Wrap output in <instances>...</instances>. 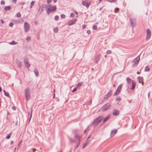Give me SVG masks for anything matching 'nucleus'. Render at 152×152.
<instances>
[{
  "mask_svg": "<svg viewBox=\"0 0 152 152\" xmlns=\"http://www.w3.org/2000/svg\"><path fill=\"white\" fill-rule=\"evenodd\" d=\"M103 117L102 116H100L96 118L94 122V124L96 125H98L100 122L103 120Z\"/></svg>",
  "mask_w": 152,
  "mask_h": 152,
  "instance_id": "obj_1",
  "label": "nucleus"
},
{
  "mask_svg": "<svg viewBox=\"0 0 152 152\" xmlns=\"http://www.w3.org/2000/svg\"><path fill=\"white\" fill-rule=\"evenodd\" d=\"M136 85V83L134 82V81H132V87H130V89H134V87Z\"/></svg>",
  "mask_w": 152,
  "mask_h": 152,
  "instance_id": "obj_15",
  "label": "nucleus"
},
{
  "mask_svg": "<svg viewBox=\"0 0 152 152\" xmlns=\"http://www.w3.org/2000/svg\"><path fill=\"white\" fill-rule=\"evenodd\" d=\"M32 149L33 150V152H34L36 151V149H35V148H33Z\"/></svg>",
  "mask_w": 152,
  "mask_h": 152,
  "instance_id": "obj_50",
  "label": "nucleus"
},
{
  "mask_svg": "<svg viewBox=\"0 0 152 152\" xmlns=\"http://www.w3.org/2000/svg\"><path fill=\"white\" fill-rule=\"evenodd\" d=\"M1 21L2 23H4V21L3 20H1Z\"/></svg>",
  "mask_w": 152,
  "mask_h": 152,
  "instance_id": "obj_51",
  "label": "nucleus"
},
{
  "mask_svg": "<svg viewBox=\"0 0 152 152\" xmlns=\"http://www.w3.org/2000/svg\"><path fill=\"white\" fill-rule=\"evenodd\" d=\"M116 100L118 101H119L121 100V99L120 97H118L116 99Z\"/></svg>",
  "mask_w": 152,
  "mask_h": 152,
  "instance_id": "obj_40",
  "label": "nucleus"
},
{
  "mask_svg": "<svg viewBox=\"0 0 152 152\" xmlns=\"http://www.w3.org/2000/svg\"><path fill=\"white\" fill-rule=\"evenodd\" d=\"M151 36V31L149 29H148L146 31V39H149Z\"/></svg>",
  "mask_w": 152,
  "mask_h": 152,
  "instance_id": "obj_8",
  "label": "nucleus"
},
{
  "mask_svg": "<svg viewBox=\"0 0 152 152\" xmlns=\"http://www.w3.org/2000/svg\"><path fill=\"white\" fill-rule=\"evenodd\" d=\"M140 59V57L139 56H137L134 59L133 63H134L133 65V67H135L137 65Z\"/></svg>",
  "mask_w": 152,
  "mask_h": 152,
  "instance_id": "obj_3",
  "label": "nucleus"
},
{
  "mask_svg": "<svg viewBox=\"0 0 152 152\" xmlns=\"http://www.w3.org/2000/svg\"><path fill=\"white\" fill-rule=\"evenodd\" d=\"M137 74H139V72H137Z\"/></svg>",
  "mask_w": 152,
  "mask_h": 152,
  "instance_id": "obj_60",
  "label": "nucleus"
},
{
  "mask_svg": "<svg viewBox=\"0 0 152 152\" xmlns=\"http://www.w3.org/2000/svg\"><path fill=\"white\" fill-rule=\"evenodd\" d=\"M12 1L13 3H15L17 1V0H12Z\"/></svg>",
  "mask_w": 152,
  "mask_h": 152,
  "instance_id": "obj_45",
  "label": "nucleus"
},
{
  "mask_svg": "<svg viewBox=\"0 0 152 152\" xmlns=\"http://www.w3.org/2000/svg\"><path fill=\"white\" fill-rule=\"evenodd\" d=\"M53 1H54L55 2H56L57 1V0H53Z\"/></svg>",
  "mask_w": 152,
  "mask_h": 152,
  "instance_id": "obj_56",
  "label": "nucleus"
},
{
  "mask_svg": "<svg viewBox=\"0 0 152 152\" xmlns=\"http://www.w3.org/2000/svg\"><path fill=\"white\" fill-rule=\"evenodd\" d=\"M12 110H16V107L15 106H13L12 108Z\"/></svg>",
  "mask_w": 152,
  "mask_h": 152,
  "instance_id": "obj_46",
  "label": "nucleus"
},
{
  "mask_svg": "<svg viewBox=\"0 0 152 152\" xmlns=\"http://www.w3.org/2000/svg\"><path fill=\"white\" fill-rule=\"evenodd\" d=\"M35 3V1H32L31 2V6H30V8H32L34 4Z\"/></svg>",
  "mask_w": 152,
  "mask_h": 152,
  "instance_id": "obj_27",
  "label": "nucleus"
},
{
  "mask_svg": "<svg viewBox=\"0 0 152 152\" xmlns=\"http://www.w3.org/2000/svg\"><path fill=\"white\" fill-rule=\"evenodd\" d=\"M28 59L27 57H25L24 58V64L26 66L27 68H28L30 66V64L28 62Z\"/></svg>",
  "mask_w": 152,
  "mask_h": 152,
  "instance_id": "obj_7",
  "label": "nucleus"
},
{
  "mask_svg": "<svg viewBox=\"0 0 152 152\" xmlns=\"http://www.w3.org/2000/svg\"><path fill=\"white\" fill-rule=\"evenodd\" d=\"M58 30V29L57 28H55L54 29V31L56 33Z\"/></svg>",
  "mask_w": 152,
  "mask_h": 152,
  "instance_id": "obj_36",
  "label": "nucleus"
},
{
  "mask_svg": "<svg viewBox=\"0 0 152 152\" xmlns=\"http://www.w3.org/2000/svg\"><path fill=\"white\" fill-rule=\"evenodd\" d=\"M13 23H10V27H12L13 25Z\"/></svg>",
  "mask_w": 152,
  "mask_h": 152,
  "instance_id": "obj_47",
  "label": "nucleus"
},
{
  "mask_svg": "<svg viewBox=\"0 0 152 152\" xmlns=\"http://www.w3.org/2000/svg\"><path fill=\"white\" fill-rule=\"evenodd\" d=\"M82 4L84 6H86V7L88 8L90 5V2H87L83 1L82 2Z\"/></svg>",
  "mask_w": 152,
  "mask_h": 152,
  "instance_id": "obj_9",
  "label": "nucleus"
},
{
  "mask_svg": "<svg viewBox=\"0 0 152 152\" xmlns=\"http://www.w3.org/2000/svg\"><path fill=\"white\" fill-rule=\"evenodd\" d=\"M112 53V52L111 50H107L106 52V53L107 54H110L111 53Z\"/></svg>",
  "mask_w": 152,
  "mask_h": 152,
  "instance_id": "obj_33",
  "label": "nucleus"
},
{
  "mask_svg": "<svg viewBox=\"0 0 152 152\" xmlns=\"http://www.w3.org/2000/svg\"><path fill=\"white\" fill-rule=\"evenodd\" d=\"M122 87V85L121 84L118 87L117 90H119V91L120 89Z\"/></svg>",
  "mask_w": 152,
  "mask_h": 152,
  "instance_id": "obj_25",
  "label": "nucleus"
},
{
  "mask_svg": "<svg viewBox=\"0 0 152 152\" xmlns=\"http://www.w3.org/2000/svg\"><path fill=\"white\" fill-rule=\"evenodd\" d=\"M126 80L128 83H130L131 82H132V81L129 77H128L126 78Z\"/></svg>",
  "mask_w": 152,
  "mask_h": 152,
  "instance_id": "obj_22",
  "label": "nucleus"
},
{
  "mask_svg": "<svg viewBox=\"0 0 152 152\" xmlns=\"http://www.w3.org/2000/svg\"><path fill=\"white\" fill-rule=\"evenodd\" d=\"M75 137L76 139H80L81 138V137L79 135L76 134L75 135Z\"/></svg>",
  "mask_w": 152,
  "mask_h": 152,
  "instance_id": "obj_19",
  "label": "nucleus"
},
{
  "mask_svg": "<svg viewBox=\"0 0 152 152\" xmlns=\"http://www.w3.org/2000/svg\"><path fill=\"white\" fill-rule=\"evenodd\" d=\"M17 43L14 41H13L12 42L9 43V44L10 45H16Z\"/></svg>",
  "mask_w": 152,
  "mask_h": 152,
  "instance_id": "obj_24",
  "label": "nucleus"
},
{
  "mask_svg": "<svg viewBox=\"0 0 152 152\" xmlns=\"http://www.w3.org/2000/svg\"><path fill=\"white\" fill-rule=\"evenodd\" d=\"M75 16V15L73 13H72L71 14V17L73 18Z\"/></svg>",
  "mask_w": 152,
  "mask_h": 152,
  "instance_id": "obj_43",
  "label": "nucleus"
},
{
  "mask_svg": "<svg viewBox=\"0 0 152 152\" xmlns=\"http://www.w3.org/2000/svg\"><path fill=\"white\" fill-rule=\"evenodd\" d=\"M59 18V17L57 16L56 15L54 19L55 20H58Z\"/></svg>",
  "mask_w": 152,
  "mask_h": 152,
  "instance_id": "obj_32",
  "label": "nucleus"
},
{
  "mask_svg": "<svg viewBox=\"0 0 152 152\" xmlns=\"http://www.w3.org/2000/svg\"><path fill=\"white\" fill-rule=\"evenodd\" d=\"M2 89L1 87H0V92H1V91Z\"/></svg>",
  "mask_w": 152,
  "mask_h": 152,
  "instance_id": "obj_54",
  "label": "nucleus"
},
{
  "mask_svg": "<svg viewBox=\"0 0 152 152\" xmlns=\"http://www.w3.org/2000/svg\"><path fill=\"white\" fill-rule=\"evenodd\" d=\"M56 6H49L47 12L48 14H49L52 11H55L56 10Z\"/></svg>",
  "mask_w": 152,
  "mask_h": 152,
  "instance_id": "obj_2",
  "label": "nucleus"
},
{
  "mask_svg": "<svg viewBox=\"0 0 152 152\" xmlns=\"http://www.w3.org/2000/svg\"><path fill=\"white\" fill-rule=\"evenodd\" d=\"M1 3L2 5H4L5 4V2L4 0H2L1 2Z\"/></svg>",
  "mask_w": 152,
  "mask_h": 152,
  "instance_id": "obj_35",
  "label": "nucleus"
},
{
  "mask_svg": "<svg viewBox=\"0 0 152 152\" xmlns=\"http://www.w3.org/2000/svg\"><path fill=\"white\" fill-rule=\"evenodd\" d=\"M61 17L62 18H65V16L64 15L62 14L61 15Z\"/></svg>",
  "mask_w": 152,
  "mask_h": 152,
  "instance_id": "obj_38",
  "label": "nucleus"
},
{
  "mask_svg": "<svg viewBox=\"0 0 152 152\" xmlns=\"http://www.w3.org/2000/svg\"><path fill=\"white\" fill-rule=\"evenodd\" d=\"M0 43H1L0 42Z\"/></svg>",
  "mask_w": 152,
  "mask_h": 152,
  "instance_id": "obj_63",
  "label": "nucleus"
},
{
  "mask_svg": "<svg viewBox=\"0 0 152 152\" xmlns=\"http://www.w3.org/2000/svg\"><path fill=\"white\" fill-rule=\"evenodd\" d=\"M110 118V115H108L103 120V122L105 123Z\"/></svg>",
  "mask_w": 152,
  "mask_h": 152,
  "instance_id": "obj_14",
  "label": "nucleus"
},
{
  "mask_svg": "<svg viewBox=\"0 0 152 152\" xmlns=\"http://www.w3.org/2000/svg\"><path fill=\"white\" fill-rule=\"evenodd\" d=\"M86 132V130H85L84 131V132L85 133Z\"/></svg>",
  "mask_w": 152,
  "mask_h": 152,
  "instance_id": "obj_58",
  "label": "nucleus"
},
{
  "mask_svg": "<svg viewBox=\"0 0 152 152\" xmlns=\"http://www.w3.org/2000/svg\"><path fill=\"white\" fill-rule=\"evenodd\" d=\"M120 92V91L119 90H116V92H115V93L114 94V95H116L117 94H119Z\"/></svg>",
  "mask_w": 152,
  "mask_h": 152,
  "instance_id": "obj_28",
  "label": "nucleus"
},
{
  "mask_svg": "<svg viewBox=\"0 0 152 152\" xmlns=\"http://www.w3.org/2000/svg\"><path fill=\"white\" fill-rule=\"evenodd\" d=\"M93 28L94 30H96L97 28V26H96L94 25L93 26Z\"/></svg>",
  "mask_w": 152,
  "mask_h": 152,
  "instance_id": "obj_39",
  "label": "nucleus"
},
{
  "mask_svg": "<svg viewBox=\"0 0 152 152\" xmlns=\"http://www.w3.org/2000/svg\"><path fill=\"white\" fill-rule=\"evenodd\" d=\"M89 143V141H87L86 142L84 143V144L83 146V149Z\"/></svg>",
  "mask_w": 152,
  "mask_h": 152,
  "instance_id": "obj_21",
  "label": "nucleus"
},
{
  "mask_svg": "<svg viewBox=\"0 0 152 152\" xmlns=\"http://www.w3.org/2000/svg\"><path fill=\"white\" fill-rule=\"evenodd\" d=\"M113 115H118L119 113V111L117 110H115L113 112Z\"/></svg>",
  "mask_w": 152,
  "mask_h": 152,
  "instance_id": "obj_16",
  "label": "nucleus"
},
{
  "mask_svg": "<svg viewBox=\"0 0 152 152\" xmlns=\"http://www.w3.org/2000/svg\"><path fill=\"white\" fill-rule=\"evenodd\" d=\"M12 134V132H10V134L7 136L6 138L7 139H9L10 138Z\"/></svg>",
  "mask_w": 152,
  "mask_h": 152,
  "instance_id": "obj_26",
  "label": "nucleus"
},
{
  "mask_svg": "<svg viewBox=\"0 0 152 152\" xmlns=\"http://www.w3.org/2000/svg\"><path fill=\"white\" fill-rule=\"evenodd\" d=\"M34 72L35 74V75L37 76L38 75V72L37 70L36 69H35L34 71Z\"/></svg>",
  "mask_w": 152,
  "mask_h": 152,
  "instance_id": "obj_23",
  "label": "nucleus"
},
{
  "mask_svg": "<svg viewBox=\"0 0 152 152\" xmlns=\"http://www.w3.org/2000/svg\"><path fill=\"white\" fill-rule=\"evenodd\" d=\"M13 141H11V145L12 144H13Z\"/></svg>",
  "mask_w": 152,
  "mask_h": 152,
  "instance_id": "obj_53",
  "label": "nucleus"
},
{
  "mask_svg": "<svg viewBox=\"0 0 152 152\" xmlns=\"http://www.w3.org/2000/svg\"><path fill=\"white\" fill-rule=\"evenodd\" d=\"M131 24L132 25L133 24V21H132V20H131Z\"/></svg>",
  "mask_w": 152,
  "mask_h": 152,
  "instance_id": "obj_52",
  "label": "nucleus"
},
{
  "mask_svg": "<svg viewBox=\"0 0 152 152\" xmlns=\"http://www.w3.org/2000/svg\"><path fill=\"white\" fill-rule=\"evenodd\" d=\"M90 137H88L87 138V140H88V139H89V138H90Z\"/></svg>",
  "mask_w": 152,
  "mask_h": 152,
  "instance_id": "obj_59",
  "label": "nucleus"
},
{
  "mask_svg": "<svg viewBox=\"0 0 152 152\" xmlns=\"http://www.w3.org/2000/svg\"><path fill=\"white\" fill-rule=\"evenodd\" d=\"M77 19H75L72 20H71L68 22V25L69 26L75 24L77 21Z\"/></svg>",
  "mask_w": 152,
  "mask_h": 152,
  "instance_id": "obj_10",
  "label": "nucleus"
},
{
  "mask_svg": "<svg viewBox=\"0 0 152 152\" xmlns=\"http://www.w3.org/2000/svg\"><path fill=\"white\" fill-rule=\"evenodd\" d=\"M117 131L116 129H114L112 130L110 133V136L111 137H113L114 136L115 134L117 133Z\"/></svg>",
  "mask_w": 152,
  "mask_h": 152,
  "instance_id": "obj_12",
  "label": "nucleus"
},
{
  "mask_svg": "<svg viewBox=\"0 0 152 152\" xmlns=\"http://www.w3.org/2000/svg\"><path fill=\"white\" fill-rule=\"evenodd\" d=\"M11 8L9 6H6L4 8V10L5 11L9 10H10Z\"/></svg>",
  "mask_w": 152,
  "mask_h": 152,
  "instance_id": "obj_20",
  "label": "nucleus"
},
{
  "mask_svg": "<svg viewBox=\"0 0 152 152\" xmlns=\"http://www.w3.org/2000/svg\"><path fill=\"white\" fill-rule=\"evenodd\" d=\"M80 144V143H79L78 144V145H77V148L79 146V145Z\"/></svg>",
  "mask_w": 152,
  "mask_h": 152,
  "instance_id": "obj_57",
  "label": "nucleus"
},
{
  "mask_svg": "<svg viewBox=\"0 0 152 152\" xmlns=\"http://www.w3.org/2000/svg\"><path fill=\"white\" fill-rule=\"evenodd\" d=\"M137 79L139 80V83H141L142 85H143L144 84L143 82V79L142 77H137Z\"/></svg>",
  "mask_w": 152,
  "mask_h": 152,
  "instance_id": "obj_13",
  "label": "nucleus"
},
{
  "mask_svg": "<svg viewBox=\"0 0 152 152\" xmlns=\"http://www.w3.org/2000/svg\"><path fill=\"white\" fill-rule=\"evenodd\" d=\"M150 70V69L148 66H146L145 68V71H148Z\"/></svg>",
  "mask_w": 152,
  "mask_h": 152,
  "instance_id": "obj_29",
  "label": "nucleus"
},
{
  "mask_svg": "<svg viewBox=\"0 0 152 152\" xmlns=\"http://www.w3.org/2000/svg\"><path fill=\"white\" fill-rule=\"evenodd\" d=\"M77 90V88H74L73 89V90H72V92H75V91H76Z\"/></svg>",
  "mask_w": 152,
  "mask_h": 152,
  "instance_id": "obj_42",
  "label": "nucleus"
},
{
  "mask_svg": "<svg viewBox=\"0 0 152 152\" xmlns=\"http://www.w3.org/2000/svg\"><path fill=\"white\" fill-rule=\"evenodd\" d=\"M31 39V38L30 37H28L26 38V40L27 41H28Z\"/></svg>",
  "mask_w": 152,
  "mask_h": 152,
  "instance_id": "obj_37",
  "label": "nucleus"
},
{
  "mask_svg": "<svg viewBox=\"0 0 152 152\" xmlns=\"http://www.w3.org/2000/svg\"><path fill=\"white\" fill-rule=\"evenodd\" d=\"M110 104H106L102 107L101 108V110L102 111H104L108 110L110 107Z\"/></svg>",
  "mask_w": 152,
  "mask_h": 152,
  "instance_id": "obj_4",
  "label": "nucleus"
},
{
  "mask_svg": "<svg viewBox=\"0 0 152 152\" xmlns=\"http://www.w3.org/2000/svg\"><path fill=\"white\" fill-rule=\"evenodd\" d=\"M99 1H102V0H99Z\"/></svg>",
  "mask_w": 152,
  "mask_h": 152,
  "instance_id": "obj_61",
  "label": "nucleus"
},
{
  "mask_svg": "<svg viewBox=\"0 0 152 152\" xmlns=\"http://www.w3.org/2000/svg\"><path fill=\"white\" fill-rule=\"evenodd\" d=\"M82 85V83H78V84H77V87H80Z\"/></svg>",
  "mask_w": 152,
  "mask_h": 152,
  "instance_id": "obj_31",
  "label": "nucleus"
},
{
  "mask_svg": "<svg viewBox=\"0 0 152 152\" xmlns=\"http://www.w3.org/2000/svg\"><path fill=\"white\" fill-rule=\"evenodd\" d=\"M3 91L5 95L8 97L9 98H10V96L9 95V94L8 92H6L4 90H3Z\"/></svg>",
  "mask_w": 152,
  "mask_h": 152,
  "instance_id": "obj_18",
  "label": "nucleus"
},
{
  "mask_svg": "<svg viewBox=\"0 0 152 152\" xmlns=\"http://www.w3.org/2000/svg\"><path fill=\"white\" fill-rule=\"evenodd\" d=\"M16 62L18 64V65L19 66L21 67V62L20 61L18 60H16Z\"/></svg>",
  "mask_w": 152,
  "mask_h": 152,
  "instance_id": "obj_17",
  "label": "nucleus"
},
{
  "mask_svg": "<svg viewBox=\"0 0 152 152\" xmlns=\"http://www.w3.org/2000/svg\"><path fill=\"white\" fill-rule=\"evenodd\" d=\"M112 94V92L110 91L104 97V99H107Z\"/></svg>",
  "mask_w": 152,
  "mask_h": 152,
  "instance_id": "obj_11",
  "label": "nucleus"
},
{
  "mask_svg": "<svg viewBox=\"0 0 152 152\" xmlns=\"http://www.w3.org/2000/svg\"><path fill=\"white\" fill-rule=\"evenodd\" d=\"M75 13L76 14H77V15H78V13H77V12H76V11H75Z\"/></svg>",
  "mask_w": 152,
  "mask_h": 152,
  "instance_id": "obj_55",
  "label": "nucleus"
},
{
  "mask_svg": "<svg viewBox=\"0 0 152 152\" xmlns=\"http://www.w3.org/2000/svg\"><path fill=\"white\" fill-rule=\"evenodd\" d=\"M86 27V25H83L82 26V27L83 28H85Z\"/></svg>",
  "mask_w": 152,
  "mask_h": 152,
  "instance_id": "obj_48",
  "label": "nucleus"
},
{
  "mask_svg": "<svg viewBox=\"0 0 152 152\" xmlns=\"http://www.w3.org/2000/svg\"><path fill=\"white\" fill-rule=\"evenodd\" d=\"M29 25L28 23L25 22L24 25V28L26 32H27L29 30Z\"/></svg>",
  "mask_w": 152,
  "mask_h": 152,
  "instance_id": "obj_6",
  "label": "nucleus"
},
{
  "mask_svg": "<svg viewBox=\"0 0 152 152\" xmlns=\"http://www.w3.org/2000/svg\"><path fill=\"white\" fill-rule=\"evenodd\" d=\"M51 1H52V0H47V3H50Z\"/></svg>",
  "mask_w": 152,
  "mask_h": 152,
  "instance_id": "obj_49",
  "label": "nucleus"
},
{
  "mask_svg": "<svg viewBox=\"0 0 152 152\" xmlns=\"http://www.w3.org/2000/svg\"><path fill=\"white\" fill-rule=\"evenodd\" d=\"M105 57H106V56H105Z\"/></svg>",
  "mask_w": 152,
  "mask_h": 152,
  "instance_id": "obj_62",
  "label": "nucleus"
},
{
  "mask_svg": "<svg viewBox=\"0 0 152 152\" xmlns=\"http://www.w3.org/2000/svg\"><path fill=\"white\" fill-rule=\"evenodd\" d=\"M117 0H108V1L110 2H115Z\"/></svg>",
  "mask_w": 152,
  "mask_h": 152,
  "instance_id": "obj_30",
  "label": "nucleus"
},
{
  "mask_svg": "<svg viewBox=\"0 0 152 152\" xmlns=\"http://www.w3.org/2000/svg\"><path fill=\"white\" fill-rule=\"evenodd\" d=\"M91 32L90 30H88L87 31V33L88 34H91Z\"/></svg>",
  "mask_w": 152,
  "mask_h": 152,
  "instance_id": "obj_44",
  "label": "nucleus"
},
{
  "mask_svg": "<svg viewBox=\"0 0 152 152\" xmlns=\"http://www.w3.org/2000/svg\"><path fill=\"white\" fill-rule=\"evenodd\" d=\"M119 10V8H116L115 10V13L117 12V11H118Z\"/></svg>",
  "mask_w": 152,
  "mask_h": 152,
  "instance_id": "obj_41",
  "label": "nucleus"
},
{
  "mask_svg": "<svg viewBox=\"0 0 152 152\" xmlns=\"http://www.w3.org/2000/svg\"><path fill=\"white\" fill-rule=\"evenodd\" d=\"M25 97L27 100H28L30 99V94H29V90L28 89H26L25 91Z\"/></svg>",
  "mask_w": 152,
  "mask_h": 152,
  "instance_id": "obj_5",
  "label": "nucleus"
},
{
  "mask_svg": "<svg viewBox=\"0 0 152 152\" xmlns=\"http://www.w3.org/2000/svg\"><path fill=\"white\" fill-rule=\"evenodd\" d=\"M17 16L18 18H20L21 16V14L20 13H18L17 14Z\"/></svg>",
  "mask_w": 152,
  "mask_h": 152,
  "instance_id": "obj_34",
  "label": "nucleus"
}]
</instances>
